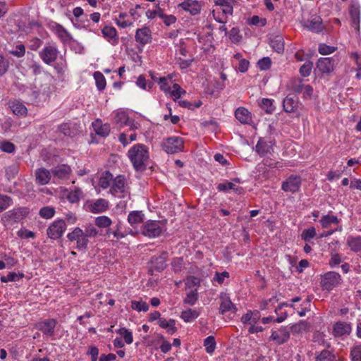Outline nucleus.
Listing matches in <instances>:
<instances>
[{"label": "nucleus", "mask_w": 361, "mask_h": 361, "mask_svg": "<svg viewBox=\"0 0 361 361\" xmlns=\"http://www.w3.org/2000/svg\"><path fill=\"white\" fill-rule=\"evenodd\" d=\"M349 14L352 20V26L357 32H360V6L358 3H352L349 8Z\"/></svg>", "instance_id": "obj_14"}, {"label": "nucleus", "mask_w": 361, "mask_h": 361, "mask_svg": "<svg viewBox=\"0 0 361 361\" xmlns=\"http://www.w3.org/2000/svg\"><path fill=\"white\" fill-rule=\"evenodd\" d=\"M217 190L221 192H227L228 190H233L238 194H241L243 191V188L236 186L231 182H226L218 184Z\"/></svg>", "instance_id": "obj_35"}, {"label": "nucleus", "mask_w": 361, "mask_h": 361, "mask_svg": "<svg viewBox=\"0 0 361 361\" xmlns=\"http://www.w3.org/2000/svg\"><path fill=\"white\" fill-rule=\"evenodd\" d=\"M117 333L120 334L125 340V342L128 344H131L133 341L132 333L126 328H120Z\"/></svg>", "instance_id": "obj_48"}, {"label": "nucleus", "mask_w": 361, "mask_h": 361, "mask_svg": "<svg viewBox=\"0 0 361 361\" xmlns=\"http://www.w3.org/2000/svg\"><path fill=\"white\" fill-rule=\"evenodd\" d=\"M248 23L252 25L264 27L267 24L266 18H261L258 16H253L249 19Z\"/></svg>", "instance_id": "obj_60"}, {"label": "nucleus", "mask_w": 361, "mask_h": 361, "mask_svg": "<svg viewBox=\"0 0 361 361\" xmlns=\"http://www.w3.org/2000/svg\"><path fill=\"white\" fill-rule=\"evenodd\" d=\"M316 235V229L314 227H310L305 229L301 235L302 239L305 241H310Z\"/></svg>", "instance_id": "obj_54"}, {"label": "nucleus", "mask_w": 361, "mask_h": 361, "mask_svg": "<svg viewBox=\"0 0 361 361\" xmlns=\"http://www.w3.org/2000/svg\"><path fill=\"white\" fill-rule=\"evenodd\" d=\"M144 219L145 214L142 211L130 212L128 216V221L133 227L143 222Z\"/></svg>", "instance_id": "obj_28"}, {"label": "nucleus", "mask_w": 361, "mask_h": 361, "mask_svg": "<svg viewBox=\"0 0 361 361\" xmlns=\"http://www.w3.org/2000/svg\"><path fill=\"white\" fill-rule=\"evenodd\" d=\"M114 121L116 124L119 126V127H123L124 126H129V130L130 131L137 128V125L135 123V121L130 118L128 114L123 111L116 113Z\"/></svg>", "instance_id": "obj_9"}, {"label": "nucleus", "mask_w": 361, "mask_h": 361, "mask_svg": "<svg viewBox=\"0 0 361 361\" xmlns=\"http://www.w3.org/2000/svg\"><path fill=\"white\" fill-rule=\"evenodd\" d=\"M29 214V209L20 207L10 210L4 213L1 217V221L5 226H12L25 219Z\"/></svg>", "instance_id": "obj_2"}, {"label": "nucleus", "mask_w": 361, "mask_h": 361, "mask_svg": "<svg viewBox=\"0 0 361 361\" xmlns=\"http://www.w3.org/2000/svg\"><path fill=\"white\" fill-rule=\"evenodd\" d=\"M215 4L223 7L222 12L226 15L233 14V6L231 5V0H215Z\"/></svg>", "instance_id": "obj_41"}, {"label": "nucleus", "mask_w": 361, "mask_h": 361, "mask_svg": "<svg viewBox=\"0 0 361 361\" xmlns=\"http://www.w3.org/2000/svg\"><path fill=\"white\" fill-rule=\"evenodd\" d=\"M56 324L57 321L55 319H47L36 323L35 328L40 331L44 336L52 337L55 334Z\"/></svg>", "instance_id": "obj_7"}, {"label": "nucleus", "mask_w": 361, "mask_h": 361, "mask_svg": "<svg viewBox=\"0 0 361 361\" xmlns=\"http://www.w3.org/2000/svg\"><path fill=\"white\" fill-rule=\"evenodd\" d=\"M255 151L259 155L264 157L271 153L272 147L265 140L260 138L255 146Z\"/></svg>", "instance_id": "obj_30"}, {"label": "nucleus", "mask_w": 361, "mask_h": 361, "mask_svg": "<svg viewBox=\"0 0 361 361\" xmlns=\"http://www.w3.org/2000/svg\"><path fill=\"white\" fill-rule=\"evenodd\" d=\"M89 240L85 235L79 237L76 242V248L79 250H86L87 249V245Z\"/></svg>", "instance_id": "obj_61"}, {"label": "nucleus", "mask_w": 361, "mask_h": 361, "mask_svg": "<svg viewBox=\"0 0 361 361\" xmlns=\"http://www.w3.org/2000/svg\"><path fill=\"white\" fill-rule=\"evenodd\" d=\"M198 299L197 290H192L188 293L185 298L183 302L185 304L190 305L191 306L194 305Z\"/></svg>", "instance_id": "obj_52"}, {"label": "nucleus", "mask_w": 361, "mask_h": 361, "mask_svg": "<svg viewBox=\"0 0 361 361\" xmlns=\"http://www.w3.org/2000/svg\"><path fill=\"white\" fill-rule=\"evenodd\" d=\"M176 321L173 319L166 320L164 318H161L159 320V325L163 329H167V332L172 335L177 331V328L175 326Z\"/></svg>", "instance_id": "obj_34"}, {"label": "nucleus", "mask_w": 361, "mask_h": 361, "mask_svg": "<svg viewBox=\"0 0 361 361\" xmlns=\"http://www.w3.org/2000/svg\"><path fill=\"white\" fill-rule=\"evenodd\" d=\"M316 361H337L332 351L323 350L316 357Z\"/></svg>", "instance_id": "obj_42"}, {"label": "nucleus", "mask_w": 361, "mask_h": 361, "mask_svg": "<svg viewBox=\"0 0 361 361\" xmlns=\"http://www.w3.org/2000/svg\"><path fill=\"white\" fill-rule=\"evenodd\" d=\"M260 313L259 311H251L249 310L245 314H243L241 317V322L243 324H257L260 319Z\"/></svg>", "instance_id": "obj_25"}, {"label": "nucleus", "mask_w": 361, "mask_h": 361, "mask_svg": "<svg viewBox=\"0 0 361 361\" xmlns=\"http://www.w3.org/2000/svg\"><path fill=\"white\" fill-rule=\"evenodd\" d=\"M95 133L102 137H106L109 135L111 128L109 123L102 124V121L97 119L92 124Z\"/></svg>", "instance_id": "obj_19"}, {"label": "nucleus", "mask_w": 361, "mask_h": 361, "mask_svg": "<svg viewBox=\"0 0 361 361\" xmlns=\"http://www.w3.org/2000/svg\"><path fill=\"white\" fill-rule=\"evenodd\" d=\"M10 108L13 113L18 116H26L27 109L26 106L19 101H13L10 104Z\"/></svg>", "instance_id": "obj_29"}, {"label": "nucleus", "mask_w": 361, "mask_h": 361, "mask_svg": "<svg viewBox=\"0 0 361 361\" xmlns=\"http://www.w3.org/2000/svg\"><path fill=\"white\" fill-rule=\"evenodd\" d=\"M200 312L195 309H188L181 312L180 318L185 322H190L197 318Z\"/></svg>", "instance_id": "obj_39"}, {"label": "nucleus", "mask_w": 361, "mask_h": 361, "mask_svg": "<svg viewBox=\"0 0 361 361\" xmlns=\"http://www.w3.org/2000/svg\"><path fill=\"white\" fill-rule=\"evenodd\" d=\"M36 182L41 185L47 184L51 178V173L44 168H39L35 172Z\"/></svg>", "instance_id": "obj_22"}, {"label": "nucleus", "mask_w": 361, "mask_h": 361, "mask_svg": "<svg viewBox=\"0 0 361 361\" xmlns=\"http://www.w3.org/2000/svg\"><path fill=\"white\" fill-rule=\"evenodd\" d=\"M336 47L326 45V44H320L319 46V53L322 55H328L334 52Z\"/></svg>", "instance_id": "obj_62"}, {"label": "nucleus", "mask_w": 361, "mask_h": 361, "mask_svg": "<svg viewBox=\"0 0 361 361\" xmlns=\"http://www.w3.org/2000/svg\"><path fill=\"white\" fill-rule=\"evenodd\" d=\"M303 26L308 30L314 32H320L324 28L322 19L318 16H312L310 19L304 21Z\"/></svg>", "instance_id": "obj_12"}, {"label": "nucleus", "mask_w": 361, "mask_h": 361, "mask_svg": "<svg viewBox=\"0 0 361 361\" xmlns=\"http://www.w3.org/2000/svg\"><path fill=\"white\" fill-rule=\"evenodd\" d=\"M235 116L243 124H248L252 121L250 112L244 107H239L235 111Z\"/></svg>", "instance_id": "obj_23"}, {"label": "nucleus", "mask_w": 361, "mask_h": 361, "mask_svg": "<svg viewBox=\"0 0 361 361\" xmlns=\"http://www.w3.org/2000/svg\"><path fill=\"white\" fill-rule=\"evenodd\" d=\"M162 149L168 154H175L183 151L184 141L182 137L173 136L164 139L161 142Z\"/></svg>", "instance_id": "obj_3"}, {"label": "nucleus", "mask_w": 361, "mask_h": 361, "mask_svg": "<svg viewBox=\"0 0 361 361\" xmlns=\"http://www.w3.org/2000/svg\"><path fill=\"white\" fill-rule=\"evenodd\" d=\"M23 277L24 274L23 273L9 272L6 276H2L0 281L2 283H8L9 281H17Z\"/></svg>", "instance_id": "obj_43"}, {"label": "nucleus", "mask_w": 361, "mask_h": 361, "mask_svg": "<svg viewBox=\"0 0 361 361\" xmlns=\"http://www.w3.org/2000/svg\"><path fill=\"white\" fill-rule=\"evenodd\" d=\"M204 346L209 354L213 353L216 348V341L213 336L207 337L204 341Z\"/></svg>", "instance_id": "obj_44"}, {"label": "nucleus", "mask_w": 361, "mask_h": 361, "mask_svg": "<svg viewBox=\"0 0 361 361\" xmlns=\"http://www.w3.org/2000/svg\"><path fill=\"white\" fill-rule=\"evenodd\" d=\"M301 186V178L299 176H290L283 182L281 188L285 192L295 193L298 192Z\"/></svg>", "instance_id": "obj_10"}, {"label": "nucleus", "mask_w": 361, "mask_h": 361, "mask_svg": "<svg viewBox=\"0 0 361 361\" xmlns=\"http://www.w3.org/2000/svg\"><path fill=\"white\" fill-rule=\"evenodd\" d=\"M334 60L332 58H320L317 62V70L321 73H329L334 70Z\"/></svg>", "instance_id": "obj_16"}, {"label": "nucleus", "mask_w": 361, "mask_h": 361, "mask_svg": "<svg viewBox=\"0 0 361 361\" xmlns=\"http://www.w3.org/2000/svg\"><path fill=\"white\" fill-rule=\"evenodd\" d=\"M94 77L96 81L97 87L99 91L104 90L106 87V80L104 76L99 72H95Z\"/></svg>", "instance_id": "obj_47"}, {"label": "nucleus", "mask_w": 361, "mask_h": 361, "mask_svg": "<svg viewBox=\"0 0 361 361\" xmlns=\"http://www.w3.org/2000/svg\"><path fill=\"white\" fill-rule=\"evenodd\" d=\"M113 180L110 192L114 196L118 195L119 193H123L125 191V178L123 176H116Z\"/></svg>", "instance_id": "obj_18"}, {"label": "nucleus", "mask_w": 361, "mask_h": 361, "mask_svg": "<svg viewBox=\"0 0 361 361\" xmlns=\"http://www.w3.org/2000/svg\"><path fill=\"white\" fill-rule=\"evenodd\" d=\"M135 41L142 47L149 43L152 40V32L149 27H143L136 30L135 35Z\"/></svg>", "instance_id": "obj_15"}, {"label": "nucleus", "mask_w": 361, "mask_h": 361, "mask_svg": "<svg viewBox=\"0 0 361 361\" xmlns=\"http://www.w3.org/2000/svg\"><path fill=\"white\" fill-rule=\"evenodd\" d=\"M260 106L267 114H272L275 109L272 100L267 98L262 99Z\"/></svg>", "instance_id": "obj_50"}, {"label": "nucleus", "mask_w": 361, "mask_h": 361, "mask_svg": "<svg viewBox=\"0 0 361 361\" xmlns=\"http://www.w3.org/2000/svg\"><path fill=\"white\" fill-rule=\"evenodd\" d=\"M313 68V63L307 61L300 68V73L303 77H307L310 75L311 71Z\"/></svg>", "instance_id": "obj_55"}, {"label": "nucleus", "mask_w": 361, "mask_h": 361, "mask_svg": "<svg viewBox=\"0 0 361 361\" xmlns=\"http://www.w3.org/2000/svg\"><path fill=\"white\" fill-rule=\"evenodd\" d=\"M299 102L287 96L283 101V110L287 113H293L298 110Z\"/></svg>", "instance_id": "obj_27"}, {"label": "nucleus", "mask_w": 361, "mask_h": 361, "mask_svg": "<svg viewBox=\"0 0 361 361\" xmlns=\"http://www.w3.org/2000/svg\"><path fill=\"white\" fill-rule=\"evenodd\" d=\"M66 230L65 220L57 219L53 221L47 229V235L51 240L60 238Z\"/></svg>", "instance_id": "obj_6"}, {"label": "nucleus", "mask_w": 361, "mask_h": 361, "mask_svg": "<svg viewBox=\"0 0 361 361\" xmlns=\"http://www.w3.org/2000/svg\"><path fill=\"white\" fill-rule=\"evenodd\" d=\"M133 167L136 171H144L146 169V162L149 159L147 147L143 144L133 145L128 152Z\"/></svg>", "instance_id": "obj_1"}, {"label": "nucleus", "mask_w": 361, "mask_h": 361, "mask_svg": "<svg viewBox=\"0 0 361 361\" xmlns=\"http://www.w3.org/2000/svg\"><path fill=\"white\" fill-rule=\"evenodd\" d=\"M351 332V326L345 322H338L334 326V333L336 336H342Z\"/></svg>", "instance_id": "obj_24"}, {"label": "nucleus", "mask_w": 361, "mask_h": 361, "mask_svg": "<svg viewBox=\"0 0 361 361\" xmlns=\"http://www.w3.org/2000/svg\"><path fill=\"white\" fill-rule=\"evenodd\" d=\"M71 173V167L66 164L58 166L51 170L52 175L59 179L68 178Z\"/></svg>", "instance_id": "obj_20"}, {"label": "nucleus", "mask_w": 361, "mask_h": 361, "mask_svg": "<svg viewBox=\"0 0 361 361\" xmlns=\"http://www.w3.org/2000/svg\"><path fill=\"white\" fill-rule=\"evenodd\" d=\"M98 235L97 228L92 224L87 226L83 231V235L88 238H94Z\"/></svg>", "instance_id": "obj_56"}, {"label": "nucleus", "mask_w": 361, "mask_h": 361, "mask_svg": "<svg viewBox=\"0 0 361 361\" xmlns=\"http://www.w3.org/2000/svg\"><path fill=\"white\" fill-rule=\"evenodd\" d=\"M82 235H83V230L79 227H76L74 228V230L72 232L68 233L67 234V238L71 242H73L75 240L77 242L79 237H81Z\"/></svg>", "instance_id": "obj_53"}, {"label": "nucleus", "mask_w": 361, "mask_h": 361, "mask_svg": "<svg viewBox=\"0 0 361 361\" xmlns=\"http://www.w3.org/2000/svg\"><path fill=\"white\" fill-rule=\"evenodd\" d=\"M236 311V307L231 302L228 297L222 298V300L219 307V312L221 314H224L227 312H235Z\"/></svg>", "instance_id": "obj_31"}, {"label": "nucleus", "mask_w": 361, "mask_h": 361, "mask_svg": "<svg viewBox=\"0 0 361 361\" xmlns=\"http://www.w3.org/2000/svg\"><path fill=\"white\" fill-rule=\"evenodd\" d=\"M131 307L138 312H147L149 310V305L146 302L133 300L131 302Z\"/></svg>", "instance_id": "obj_49"}, {"label": "nucleus", "mask_w": 361, "mask_h": 361, "mask_svg": "<svg viewBox=\"0 0 361 361\" xmlns=\"http://www.w3.org/2000/svg\"><path fill=\"white\" fill-rule=\"evenodd\" d=\"M54 31L63 44L69 43L73 40L71 35L60 24H56Z\"/></svg>", "instance_id": "obj_21"}, {"label": "nucleus", "mask_w": 361, "mask_h": 361, "mask_svg": "<svg viewBox=\"0 0 361 361\" xmlns=\"http://www.w3.org/2000/svg\"><path fill=\"white\" fill-rule=\"evenodd\" d=\"M341 275L335 271H329L322 276L321 286L323 290H331L341 282Z\"/></svg>", "instance_id": "obj_5"}, {"label": "nucleus", "mask_w": 361, "mask_h": 361, "mask_svg": "<svg viewBox=\"0 0 361 361\" xmlns=\"http://www.w3.org/2000/svg\"><path fill=\"white\" fill-rule=\"evenodd\" d=\"M82 195V191L79 188L75 187L73 190H67L66 197L69 202L78 203Z\"/></svg>", "instance_id": "obj_33"}, {"label": "nucleus", "mask_w": 361, "mask_h": 361, "mask_svg": "<svg viewBox=\"0 0 361 361\" xmlns=\"http://www.w3.org/2000/svg\"><path fill=\"white\" fill-rule=\"evenodd\" d=\"M258 67L262 71L268 70L271 65V61L269 57H264L257 62Z\"/></svg>", "instance_id": "obj_63"}, {"label": "nucleus", "mask_w": 361, "mask_h": 361, "mask_svg": "<svg viewBox=\"0 0 361 361\" xmlns=\"http://www.w3.org/2000/svg\"><path fill=\"white\" fill-rule=\"evenodd\" d=\"M339 222L340 219L336 216L331 214L324 215L319 220L322 228H328L332 224L337 225Z\"/></svg>", "instance_id": "obj_36"}, {"label": "nucleus", "mask_w": 361, "mask_h": 361, "mask_svg": "<svg viewBox=\"0 0 361 361\" xmlns=\"http://www.w3.org/2000/svg\"><path fill=\"white\" fill-rule=\"evenodd\" d=\"M12 203V199L7 195H0V212L6 210Z\"/></svg>", "instance_id": "obj_57"}, {"label": "nucleus", "mask_w": 361, "mask_h": 361, "mask_svg": "<svg viewBox=\"0 0 361 361\" xmlns=\"http://www.w3.org/2000/svg\"><path fill=\"white\" fill-rule=\"evenodd\" d=\"M59 54L58 49L50 44L46 45L39 53L40 59L47 65L54 62Z\"/></svg>", "instance_id": "obj_8"}, {"label": "nucleus", "mask_w": 361, "mask_h": 361, "mask_svg": "<svg viewBox=\"0 0 361 361\" xmlns=\"http://www.w3.org/2000/svg\"><path fill=\"white\" fill-rule=\"evenodd\" d=\"M112 180L113 175L109 171H106L99 178V185L103 189H106L110 186Z\"/></svg>", "instance_id": "obj_40"}, {"label": "nucleus", "mask_w": 361, "mask_h": 361, "mask_svg": "<svg viewBox=\"0 0 361 361\" xmlns=\"http://www.w3.org/2000/svg\"><path fill=\"white\" fill-rule=\"evenodd\" d=\"M112 221L106 216H100L95 219V224L99 228H108Z\"/></svg>", "instance_id": "obj_46"}, {"label": "nucleus", "mask_w": 361, "mask_h": 361, "mask_svg": "<svg viewBox=\"0 0 361 361\" xmlns=\"http://www.w3.org/2000/svg\"><path fill=\"white\" fill-rule=\"evenodd\" d=\"M352 361H361V345H357L350 351Z\"/></svg>", "instance_id": "obj_64"}, {"label": "nucleus", "mask_w": 361, "mask_h": 361, "mask_svg": "<svg viewBox=\"0 0 361 361\" xmlns=\"http://www.w3.org/2000/svg\"><path fill=\"white\" fill-rule=\"evenodd\" d=\"M269 44L277 53H282L284 50V42L283 38L280 36H276L270 39Z\"/></svg>", "instance_id": "obj_38"}, {"label": "nucleus", "mask_w": 361, "mask_h": 361, "mask_svg": "<svg viewBox=\"0 0 361 361\" xmlns=\"http://www.w3.org/2000/svg\"><path fill=\"white\" fill-rule=\"evenodd\" d=\"M307 324L305 321L301 320L298 323L292 325L289 330L293 334H300L307 328Z\"/></svg>", "instance_id": "obj_51"}, {"label": "nucleus", "mask_w": 361, "mask_h": 361, "mask_svg": "<svg viewBox=\"0 0 361 361\" xmlns=\"http://www.w3.org/2000/svg\"><path fill=\"white\" fill-rule=\"evenodd\" d=\"M290 330L287 326H282L278 330H272L270 339L281 345L288 341Z\"/></svg>", "instance_id": "obj_11"}, {"label": "nucleus", "mask_w": 361, "mask_h": 361, "mask_svg": "<svg viewBox=\"0 0 361 361\" xmlns=\"http://www.w3.org/2000/svg\"><path fill=\"white\" fill-rule=\"evenodd\" d=\"M178 7L189 12L192 16L200 13L201 11L200 4L197 1L194 0H184L178 4Z\"/></svg>", "instance_id": "obj_17"}, {"label": "nucleus", "mask_w": 361, "mask_h": 361, "mask_svg": "<svg viewBox=\"0 0 361 361\" xmlns=\"http://www.w3.org/2000/svg\"><path fill=\"white\" fill-rule=\"evenodd\" d=\"M172 269L175 272H179L182 270L184 263L182 257H176L171 262Z\"/></svg>", "instance_id": "obj_59"}, {"label": "nucleus", "mask_w": 361, "mask_h": 361, "mask_svg": "<svg viewBox=\"0 0 361 361\" xmlns=\"http://www.w3.org/2000/svg\"><path fill=\"white\" fill-rule=\"evenodd\" d=\"M102 32L105 38L112 44L117 43L118 37L115 27L111 26H104L102 30Z\"/></svg>", "instance_id": "obj_26"}, {"label": "nucleus", "mask_w": 361, "mask_h": 361, "mask_svg": "<svg viewBox=\"0 0 361 361\" xmlns=\"http://www.w3.org/2000/svg\"><path fill=\"white\" fill-rule=\"evenodd\" d=\"M167 252H162L159 256H154L150 259L151 269L157 271H162L166 267Z\"/></svg>", "instance_id": "obj_13"}, {"label": "nucleus", "mask_w": 361, "mask_h": 361, "mask_svg": "<svg viewBox=\"0 0 361 361\" xmlns=\"http://www.w3.org/2000/svg\"><path fill=\"white\" fill-rule=\"evenodd\" d=\"M163 232V224L159 221L148 220L141 227V233L149 238L159 237Z\"/></svg>", "instance_id": "obj_4"}, {"label": "nucleus", "mask_w": 361, "mask_h": 361, "mask_svg": "<svg viewBox=\"0 0 361 361\" xmlns=\"http://www.w3.org/2000/svg\"><path fill=\"white\" fill-rule=\"evenodd\" d=\"M109 207L108 202L104 199H99L90 205V211L92 213H101L105 212Z\"/></svg>", "instance_id": "obj_32"}, {"label": "nucleus", "mask_w": 361, "mask_h": 361, "mask_svg": "<svg viewBox=\"0 0 361 361\" xmlns=\"http://www.w3.org/2000/svg\"><path fill=\"white\" fill-rule=\"evenodd\" d=\"M347 245L350 250L355 252L361 251V236H349L347 239Z\"/></svg>", "instance_id": "obj_37"}, {"label": "nucleus", "mask_w": 361, "mask_h": 361, "mask_svg": "<svg viewBox=\"0 0 361 361\" xmlns=\"http://www.w3.org/2000/svg\"><path fill=\"white\" fill-rule=\"evenodd\" d=\"M229 38L233 43H238L242 36L240 35V30L238 27H233L229 33Z\"/></svg>", "instance_id": "obj_58"}, {"label": "nucleus", "mask_w": 361, "mask_h": 361, "mask_svg": "<svg viewBox=\"0 0 361 361\" xmlns=\"http://www.w3.org/2000/svg\"><path fill=\"white\" fill-rule=\"evenodd\" d=\"M39 214L41 217L49 219L52 218L55 214V209L52 207H44L40 209Z\"/></svg>", "instance_id": "obj_45"}]
</instances>
